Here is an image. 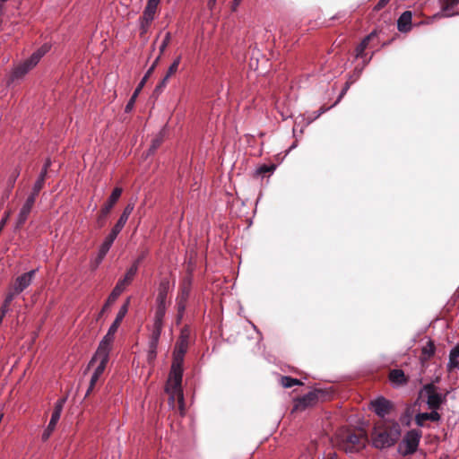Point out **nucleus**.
<instances>
[{
  "instance_id": "7ed1b4c3",
  "label": "nucleus",
  "mask_w": 459,
  "mask_h": 459,
  "mask_svg": "<svg viewBox=\"0 0 459 459\" xmlns=\"http://www.w3.org/2000/svg\"><path fill=\"white\" fill-rule=\"evenodd\" d=\"M420 396L424 399L429 410L438 411L446 402V394L438 391V387L434 384H426L420 391Z\"/></svg>"
},
{
  "instance_id": "c85d7f7f",
  "label": "nucleus",
  "mask_w": 459,
  "mask_h": 459,
  "mask_svg": "<svg viewBox=\"0 0 459 459\" xmlns=\"http://www.w3.org/2000/svg\"><path fill=\"white\" fill-rule=\"evenodd\" d=\"M46 176L47 175H45L44 173H41V172L39 173L38 179L36 180V182L33 185L32 191L30 193L31 195L38 196L40 190L43 188Z\"/></svg>"
},
{
  "instance_id": "0eeeda50",
  "label": "nucleus",
  "mask_w": 459,
  "mask_h": 459,
  "mask_svg": "<svg viewBox=\"0 0 459 459\" xmlns=\"http://www.w3.org/2000/svg\"><path fill=\"white\" fill-rule=\"evenodd\" d=\"M191 291V280L185 279L181 284L180 291L177 297L178 320L180 321L186 310V302Z\"/></svg>"
},
{
  "instance_id": "f03ea898",
  "label": "nucleus",
  "mask_w": 459,
  "mask_h": 459,
  "mask_svg": "<svg viewBox=\"0 0 459 459\" xmlns=\"http://www.w3.org/2000/svg\"><path fill=\"white\" fill-rule=\"evenodd\" d=\"M400 437V427L398 424H393L391 428L375 430L372 437L373 446L383 449L390 447L398 440Z\"/></svg>"
},
{
  "instance_id": "5701e85b",
  "label": "nucleus",
  "mask_w": 459,
  "mask_h": 459,
  "mask_svg": "<svg viewBox=\"0 0 459 459\" xmlns=\"http://www.w3.org/2000/svg\"><path fill=\"white\" fill-rule=\"evenodd\" d=\"M169 290V282L167 280L160 281L156 298V304L167 305L166 300Z\"/></svg>"
},
{
  "instance_id": "20e7f679",
  "label": "nucleus",
  "mask_w": 459,
  "mask_h": 459,
  "mask_svg": "<svg viewBox=\"0 0 459 459\" xmlns=\"http://www.w3.org/2000/svg\"><path fill=\"white\" fill-rule=\"evenodd\" d=\"M49 50V46L45 44L36 50L27 60L16 66L13 72V78L17 79L26 74L41 59V57Z\"/></svg>"
},
{
  "instance_id": "6e6d98bb",
  "label": "nucleus",
  "mask_w": 459,
  "mask_h": 459,
  "mask_svg": "<svg viewBox=\"0 0 459 459\" xmlns=\"http://www.w3.org/2000/svg\"><path fill=\"white\" fill-rule=\"evenodd\" d=\"M347 89H348V85L342 90V93L339 96L338 100H340L342 98V96L345 94Z\"/></svg>"
},
{
  "instance_id": "7c9ffc66",
  "label": "nucleus",
  "mask_w": 459,
  "mask_h": 459,
  "mask_svg": "<svg viewBox=\"0 0 459 459\" xmlns=\"http://www.w3.org/2000/svg\"><path fill=\"white\" fill-rule=\"evenodd\" d=\"M281 384L283 387L290 388L294 385H302V382L297 378H293L290 377H281Z\"/></svg>"
},
{
  "instance_id": "2eb2a0df",
  "label": "nucleus",
  "mask_w": 459,
  "mask_h": 459,
  "mask_svg": "<svg viewBox=\"0 0 459 459\" xmlns=\"http://www.w3.org/2000/svg\"><path fill=\"white\" fill-rule=\"evenodd\" d=\"M439 4L441 5V12L434 17H452L459 14L457 12H453V8L459 4V0H439Z\"/></svg>"
},
{
  "instance_id": "4d7b16f0",
  "label": "nucleus",
  "mask_w": 459,
  "mask_h": 459,
  "mask_svg": "<svg viewBox=\"0 0 459 459\" xmlns=\"http://www.w3.org/2000/svg\"><path fill=\"white\" fill-rule=\"evenodd\" d=\"M160 55L155 59V61L153 62V64L152 65V66H153V69H155L159 60H160Z\"/></svg>"
},
{
  "instance_id": "9d476101",
  "label": "nucleus",
  "mask_w": 459,
  "mask_h": 459,
  "mask_svg": "<svg viewBox=\"0 0 459 459\" xmlns=\"http://www.w3.org/2000/svg\"><path fill=\"white\" fill-rule=\"evenodd\" d=\"M65 402V399H61V400H58L56 403L54 411H53L52 415H51L50 421H49L47 429H45V431L42 434V439L43 440H47L50 437V435L53 432V430L55 429L56 425V423L58 422V420L60 419L61 412L63 411V406H64Z\"/></svg>"
},
{
  "instance_id": "aec40b11",
  "label": "nucleus",
  "mask_w": 459,
  "mask_h": 459,
  "mask_svg": "<svg viewBox=\"0 0 459 459\" xmlns=\"http://www.w3.org/2000/svg\"><path fill=\"white\" fill-rule=\"evenodd\" d=\"M318 394L316 391L309 392L302 397L299 398L295 408L298 410H304L307 407L316 404L317 402Z\"/></svg>"
},
{
  "instance_id": "864d4df0",
  "label": "nucleus",
  "mask_w": 459,
  "mask_h": 459,
  "mask_svg": "<svg viewBox=\"0 0 459 459\" xmlns=\"http://www.w3.org/2000/svg\"><path fill=\"white\" fill-rule=\"evenodd\" d=\"M160 145V141L159 140H155L153 141L152 143V148H151V151L152 152H154L155 149Z\"/></svg>"
},
{
  "instance_id": "423d86ee",
  "label": "nucleus",
  "mask_w": 459,
  "mask_h": 459,
  "mask_svg": "<svg viewBox=\"0 0 459 459\" xmlns=\"http://www.w3.org/2000/svg\"><path fill=\"white\" fill-rule=\"evenodd\" d=\"M367 437L363 434L348 433L343 437V449L346 453L359 451L365 446Z\"/></svg>"
},
{
  "instance_id": "c9c22d12",
  "label": "nucleus",
  "mask_w": 459,
  "mask_h": 459,
  "mask_svg": "<svg viewBox=\"0 0 459 459\" xmlns=\"http://www.w3.org/2000/svg\"><path fill=\"white\" fill-rule=\"evenodd\" d=\"M171 40V33L169 31L166 32L164 38L159 47L160 54H163L168 46L169 45Z\"/></svg>"
},
{
  "instance_id": "6e6552de",
  "label": "nucleus",
  "mask_w": 459,
  "mask_h": 459,
  "mask_svg": "<svg viewBox=\"0 0 459 459\" xmlns=\"http://www.w3.org/2000/svg\"><path fill=\"white\" fill-rule=\"evenodd\" d=\"M117 332L112 331L108 328V333L100 341L97 351L95 353L96 358H103L104 359H109V352L112 348V344L115 339V333Z\"/></svg>"
},
{
  "instance_id": "2f4dec72",
  "label": "nucleus",
  "mask_w": 459,
  "mask_h": 459,
  "mask_svg": "<svg viewBox=\"0 0 459 459\" xmlns=\"http://www.w3.org/2000/svg\"><path fill=\"white\" fill-rule=\"evenodd\" d=\"M375 36V32H371L369 35H368L361 42L360 44L356 48V56H360L364 50L366 49V48L368 47V42L370 40V39L372 37Z\"/></svg>"
},
{
  "instance_id": "052dcab7",
  "label": "nucleus",
  "mask_w": 459,
  "mask_h": 459,
  "mask_svg": "<svg viewBox=\"0 0 459 459\" xmlns=\"http://www.w3.org/2000/svg\"><path fill=\"white\" fill-rule=\"evenodd\" d=\"M433 353H434V350L431 348L430 351H429V355H431Z\"/></svg>"
},
{
  "instance_id": "a19ab883",
  "label": "nucleus",
  "mask_w": 459,
  "mask_h": 459,
  "mask_svg": "<svg viewBox=\"0 0 459 459\" xmlns=\"http://www.w3.org/2000/svg\"><path fill=\"white\" fill-rule=\"evenodd\" d=\"M19 175H20V171L17 169H14L13 172L11 174V176L9 178V180H8L9 181V185H10L11 187L13 186V185H14L17 178L19 177Z\"/></svg>"
},
{
  "instance_id": "9b49d317",
  "label": "nucleus",
  "mask_w": 459,
  "mask_h": 459,
  "mask_svg": "<svg viewBox=\"0 0 459 459\" xmlns=\"http://www.w3.org/2000/svg\"><path fill=\"white\" fill-rule=\"evenodd\" d=\"M138 267L139 260H135L132 264V265L127 269L125 276L122 279H120L114 287L117 290V292L122 293L126 290V288L131 284L134 276L137 273Z\"/></svg>"
},
{
  "instance_id": "3c124183",
  "label": "nucleus",
  "mask_w": 459,
  "mask_h": 459,
  "mask_svg": "<svg viewBox=\"0 0 459 459\" xmlns=\"http://www.w3.org/2000/svg\"><path fill=\"white\" fill-rule=\"evenodd\" d=\"M242 0H233L232 3V11H236L238 6L240 4Z\"/></svg>"
},
{
  "instance_id": "4c0bfd02",
  "label": "nucleus",
  "mask_w": 459,
  "mask_h": 459,
  "mask_svg": "<svg viewBox=\"0 0 459 459\" xmlns=\"http://www.w3.org/2000/svg\"><path fill=\"white\" fill-rule=\"evenodd\" d=\"M180 61H181V56H178V57L175 58V60L172 62V64L170 65V66L169 67V69L166 73L167 74H169V76L173 75L178 71Z\"/></svg>"
},
{
  "instance_id": "5fc2aeb1",
  "label": "nucleus",
  "mask_w": 459,
  "mask_h": 459,
  "mask_svg": "<svg viewBox=\"0 0 459 459\" xmlns=\"http://www.w3.org/2000/svg\"><path fill=\"white\" fill-rule=\"evenodd\" d=\"M216 1H217V0H209V1H208V7H209L210 9H212V8L215 6V4H216Z\"/></svg>"
},
{
  "instance_id": "393cba45",
  "label": "nucleus",
  "mask_w": 459,
  "mask_h": 459,
  "mask_svg": "<svg viewBox=\"0 0 459 459\" xmlns=\"http://www.w3.org/2000/svg\"><path fill=\"white\" fill-rule=\"evenodd\" d=\"M390 381L396 385L406 383V377L402 369H393L389 374Z\"/></svg>"
},
{
  "instance_id": "473e14b6",
  "label": "nucleus",
  "mask_w": 459,
  "mask_h": 459,
  "mask_svg": "<svg viewBox=\"0 0 459 459\" xmlns=\"http://www.w3.org/2000/svg\"><path fill=\"white\" fill-rule=\"evenodd\" d=\"M184 356H185V353H179V352L174 351L173 362H172L171 368H183L182 365H183V361H184Z\"/></svg>"
},
{
  "instance_id": "e433bc0d",
  "label": "nucleus",
  "mask_w": 459,
  "mask_h": 459,
  "mask_svg": "<svg viewBox=\"0 0 459 459\" xmlns=\"http://www.w3.org/2000/svg\"><path fill=\"white\" fill-rule=\"evenodd\" d=\"M276 169V166L272 164V165H263L261 167H259L255 173L257 175H261V176H264L265 173H273V171L275 170Z\"/></svg>"
},
{
  "instance_id": "6ab92c4d",
  "label": "nucleus",
  "mask_w": 459,
  "mask_h": 459,
  "mask_svg": "<svg viewBox=\"0 0 459 459\" xmlns=\"http://www.w3.org/2000/svg\"><path fill=\"white\" fill-rule=\"evenodd\" d=\"M117 235L115 232H109V234L105 238L103 243L100 247L99 253H98V258H97V264H100L102 262L108 252L109 251L111 246L113 245V242L117 238Z\"/></svg>"
},
{
  "instance_id": "a211bd4d",
  "label": "nucleus",
  "mask_w": 459,
  "mask_h": 459,
  "mask_svg": "<svg viewBox=\"0 0 459 459\" xmlns=\"http://www.w3.org/2000/svg\"><path fill=\"white\" fill-rule=\"evenodd\" d=\"M441 420V415L435 410H430V412H420L415 415V423L419 427H424L426 420L437 422Z\"/></svg>"
},
{
  "instance_id": "c756f323",
  "label": "nucleus",
  "mask_w": 459,
  "mask_h": 459,
  "mask_svg": "<svg viewBox=\"0 0 459 459\" xmlns=\"http://www.w3.org/2000/svg\"><path fill=\"white\" fill-rule=\"evenodd\" d=\"M36 198H37V196L30 194L27 197L25 203L23 204V205L22 206L20 211L22 212L23 213L29 215L31 212V209H32L34 204H35Z\"/></svg>"
},
{
  "instance_id": "f3484780",
  "label": "nucleus",
  "mask_w": 459,
  "mask_h": 459,
  "mask_svg": "<svg viewBox=\"0 0 459 459\" xmlns=\"http://www.w3.org/2000/svg\"><path fill=\"white\" fill-rule=\"evenodd\" d=\"M134 204H128L122 214L120 215L118 221H117V223L115 224V226L113 227V229L111 230V232H115V234L117 236L120 231L123 230V228L125 227L129 216L131 215L132 212L134 211Z\"/></svg>"
},
{
  "instance_id": "1a4fd4ad",
  "label": "nucleus",
  "mask_w": 459,
  "mask_h": 459,
  "mask_svg": "<svg viewBox=\"0 0 459 459\" xmlns=\"http://www.w3.org/2000/svg\"><path fill=\"white\" fill-rule=\"evenodd\" d=\"M421 437V432L417 429H411L406 433L402 445L404 446L405 455L413 454L419 446Z\"/></svg>"
},
{
  "instance_id": "ddd939ff",
  "label": "nucleus",
  "mask_w": 459,
  "mask_h": 459,
  "mask_svg": "<svg viewBox=\"0 0 459 459\" xmlns=\"http://www.w3.org/2000/svg\"><path fill=\"white\" fill-rule=\"evenodd\" d=\"M37 270H31L28 273H22L18 276L13 285V289L15 293H22L26 288H28L36 274Z\"/></svg>"
},
{
  "instance_id": "f8f14e48",
  "label": "nucleus",
  "mask_w": 459,
  "mask_h": 459,
  "mask_svg": "<svg viewBox=\"0 0 459 459\" xmlns=\"http://www.w3.org/2000/svg\"><path fill=\"white\" fill-rule=\"evenodd\" d=\"M108 359H104L103 358H96V355H94V357L90 361L89 366L94 364L95 362H98V366L96 367V368L91 377L90 387L87 391V394H89L93 389L96 383L99 381L100 377L102 376V374L106 368V366L108 362Z\"/></svg>"
},
{
  "instance_id": "09e8293b",
  "label": "nucleus",
  "mask_w": 459,
  "mask_h": 459,
  "mask_svg": "<svg viewBox=\"0 0 459 459\" xmlns=\"http://www.w3.org/2000/svg\"><path fill=\"white\" fill-rule=\"evenodd\" d=\"M50 164H51L50 160L49 159L46 160V161H45V163L43 165V168L41 169V173H44L45 175H47L48 169L50 167Z\"/></svg>"
},
{
  "instance_id": "a878e982",
  "label": "nucleus",
  "mask_w": 459,
  "mask_h": 459,
  "mask_svg": "<svg viewBox=\"0 0 459 459\" xmlns=\"http://www.w3.org/2000/svg\"><path fill=\"white\" fill-rule=\"evenodd\" d=\"M144 84H145V78H142L141 82H139L138 86L134 90L133 95L131 96L129 101L127 102V104L126 106V108H125L126 112H130L133 109L134 105L135 103V100H136L137 96L139 95V93L141 92Z\"/></svg>"
},
{
  "instance_id": "4be33fe9",
  "label": "nucleus",
  "mask_w": 459,
  "mask_h": 459,
  "mask_svg": "<svg viewBox=\"0 0 459 459\" xmlns=\"http://www.w3.org/2000/svg\"><path fill=\"white\" fill-rule=\"evenodd\" d=\"M128 307H129V299L120 307L114 322L109 326V329H111L112 331H115V332L117 331V329L120 325V323L122 322V320L124 319V317L126 316V315L128 312Z\"/></svg>"
},
{
  "instance_id": "bf43d9fd",
  "label": "nucleus",
  "mask_w": 459,
  "mask_h": 459,
  "mask_svg": "<svg viewBox=\"0 0 459 459\" xmlns=\"http://www.w3.org/2000/svg\"><path fill=\"white\" fill-rule=\"evenodd\" d=\"M144 258V254H143L140 257H138L136 260H139V264L141 261Z\"/></svg>"
},
{
  "instance_id": "dca6fc26",
  "label": "nucleus",
  "mask_w": 459,
  "mask_h": 459,
  "mask_svg": "<svg viewBox=\"0 0 459 459\" xmlns=\"http://www.w3.org/2000/svg\"><path fill=\"white\" fill-rule=\"evenodd\" d=\"M160 0H148L143 13L142 20L146 25H149L154 19L158 5Z\"/></svg>"
},
{
  "instance_id": "13d9d810",
  "label": "nucleus",
  "mask_w": 459,
  "mask_h": 459,
  "mask_svg": "<svg viewBox=\"0 0 459 459\" xmlns=\"http://www.w3.org/2000/svg\"><path fill=\"white\" fill-rule=\"evenodd\" d=\"M160 55L155 59V61L153 62V64L152 65V66H153V69H155L159 60H160Z\"/></svg>"
},
{
  "instance_id": "49530a36",
  "label": "nucleus",
  "mask_w": 459,
  "mask_h": 459,
  "mask_svg": "<svg viewBox=\"0 0 459 459\" xmlns=\"http://www.w3.org/2000/svg\"><path fill=\"white\" fill-rule=\"evenodd\" d=\"M156 353H157V351L156 350H152V349H149L148 351V355H147V359L150 362L153 361L156 358Z\"/></svg>"
},
{
  "instance_id": "cd10ccee",
  "label": "nucleus",
  "mask_w": 459,
  "mask_h": 459,
  "mask_svg": "<svg viewBox=\"0 0 459 459\" xmlns=\"http://www.w3.org/2000/svg\"><path fill=\"white\" fill-rule=\"evenodd\" d=\"M121 295V292H117V290L114 288L111 293L109 294L105 305L103 306L101 311L99 314V318L103 315V313L109 307L111 304H113L116 299Z\"/></svg>"
},
{
  "instance_id": "de8ad7c7",
  "label": "nucleus",
  "mask_w": 459,
  "mask_h": 459,
  "mask_svg": "<svg viewBox=\"0 0 459 459\" xmlns=\"http://www.w3.org/2000/svg\"><path fill=\"white\" fill-rule=\"evenodd\" d=\"M158 344H159V341L158 340L150 338L149 349H152V350H156L157 351Z\"/></svg>"
},
{
  "instance_id": "603ef678",
  "label": "nucleus",
  "mask_w": 459,
  "mask_h": 459,
  "mask_svg": "<svg viewBox=\"0 0 459 459\" xmlns=\"http://www.w3.org/2000/svg\"><path fill=\"white\" fill-rule=\"evenodd\" d=\"M153 66H151L148 71L146 72L145 75L143 77V78H145V82L148 80L149 76L152 74L153 72Z\"/></svg>"
},
{
  "instance_id": "ea45409f",
  "label": "nucleus",
  "mask_w": 459,
  "mask_h": 459,
  "mask_svg": "<svg viewBox=\"0 0 459 459\" xmlns=\"http://www.w3.org/2000/svg\"><path fill=\"white\" fill-rule=\"evenodd\" d=\"M169 78H170V76H169V74H166L165 76L160 81V82L156 86L155 91H161L166 87Z\"/></svg>"
},
{
  "instance_id": "79ce46f5",
  "label": "nucleus",
  "mask_w": 459,
  "mask_h": 459,
  "mask_svg": "<svg viewBox=\"0 0 459 459\" xmlns=\"http://www.w3.org/2000/svg\"><path fill=\"white\" fill-rule=\"evenodd\" d=\"M18 294L19 293H15V291L13 290L6 295L4 303L6 305H10V303L13 300L14 297Z\"/></svg>"
},
{
  "instance_id": "58836bf2",
  "label": "nucleus",
  "mask_w": 459,
  "mask_h": 459,
  "mask_svg": "<svg viewBox=\"0 0 459 459\" xmlns=\"http://www.w3.org/2000/svg\"><path fill=\"white\" fill-rule=\"evenodd\" d=\"M29 215L20 211L16 219L15 230H19L25 223Z\"/></svg>"
},
{
  "instance_id": "bb28decb",
  "label": "nucleus",
  "mask_w": 459,
  "mask_h": 459,
  "mask_svg": "<svg viewBox=\"0 0 459 459\" xmlns=\"http://www.w3.org/2000/svg\"><path fill=\"white\" fill-rule=\"evenodd\" d=\"M167 310V305L156 304V310L154 315L153 323L163 324Z\"/></svg>"
},
{
  "instance_id": "72a5a7b5",
  "label": "nucleus",
  "mask_w": 459,
  "mask_h": 459,
  "mask_svg": "<svg viewBox=\"0 0 459 459\" xmlns=\"http://www.w3.org/2000/svg\"><path fill=\"white\" fill-rule=\"evenodd\" d=\"M162 328H163V324L153 323L151 338L159 341L161 332H162Z\"/></svg>"
},
{
  "instance_id": "f257e3e1",
  "label": "nucleus",
  "mask_w": 459,
  "mask_h": 459,
  "mask_svg": "<svg viewBox=\"0 0 459 459\" xmlns=\"http://www.w3.org/2000/svg\"><path fill=\"white\" fill-rule=\"evenodd\" d=\"M183 368H171L166 385V393L169 394V404L174 407L178 403L180 413H184V395L181 387Z\"/></svg>"
},
{
  "instance_id": "a18cd8bd",
  "label": "nucleus",
  "mask_w": 459,
  "mask_h": 459,
  "mask_svg": "<svg viewBox=\"0 0 459 459\" xmlns=\"http://www.w3.org/2000/svg\"><path fill=\"white\" fill-rule=\"evenodd\" d=\"M449 357L455 359L459 358V346H455L451 350Z\"/></svg>"
},
{
  "instance_id": "39448f33",
  "label": "nucleus",
  "mask_w": 459,
  "mask_h": 459,
  "mask_svg": "<svg viewBox=\"0 0 459 459\" xmlns=\"http://www.w3.org/2000/svg\"><path fill=\"white\" fill-rule=\"evenodd\" d=\"M122 194L120 187H116L108 197L107 203L100 209V212L97 217L96 223L98 228H102L106 223V219L110 212L113 206L116 204Z\"/></svg>"
},
{
  "instance_id": "412c9836",
  "label": "nucleus",
  "mask_w": 459,
  "mask_h": 459,
  "mask_svg": "<svg viewBox=\"0 0 459 459\" xmlns=\"http://www.w3.org/2000/svg\"><path fill=\"white\" fill-rule=\"evenodd\" d=\"M411 17L412 14L410 11H405L400 15L397 21V28L399 31L408 32L411 30Z\"/></svg>"
},
{
  "instance_id": "37998d69",
  "label": "nucleus",
  "mask_w": 459,
  "mask_h": 459,
  "mask_svg": "<svg viewBox=\"0 0 459 459\" xmlns=\"http://www.w3.org/2000/svg\"><path fill=\"white\" fill-rule=\"evenodd\" d=\"M447 366H448L449 369L452 370L454 368H458L459 362H458L457 359L449 357V361H448V365Z\"/></svg>"
},
{
  "instance_id": "f704fd0d",
  "label": "nucleus",
  "mask_w": 459,
  "mask_h": 459,
  "mask_svg": "<svg viewBox=\"0 0 459 459\" xmlns=\"http://www.w3.org/2000/svg\"><path fill=\"white\" fill-rule=\"evenodd\" d=\"M162 328H163V324L153 323L151 338L159 341L161 332H162Z\"/></svg>"
},
{
  "instance_id": "c03bdc74",
  "label": "nucleus",
  "mask_w": 459,
  "mask_h": 459,
  "mask_svg": "<svg viewBox=\"0 0 459 459\" xmlns=\"http://www.w3.org/2000/svg\"><path fill=\"white\" fill-rule=\"evenodd\" d=\"M9 311V305L3 304L0 311V319L1 323L3 322L4 316L6 315V313Z\"/></svg>"
},
{
  "instance_id": "4468645a",
  "label": "nucleus",
  "mask_w": 459,
  "mask_h": 459,
  "mask_svg": "<svg viewBox=\"0 0 459 459\" xmlns=\"http://www.w3.org/2000/svg\"><path fill=\"white\" fill-rule=\"evenodd\" d=\"M391 407V403L384 397H379L371 402V408L373 411L382 418L389 413Z\"/></svg>"
},
{
  "instance_id": "b1692460",
  "label": "nucleus",
  "mask_w": 459,
  "mask_h": 459,
  "mask_svg": "<svg viewBox=\"0 0 459 459\" xmlns=\"http://www.w3.org/2000/svg\"><path fill=\"white\" fill-rule=\"evenodd\" d=\"M188 347V333L187 331H183L178 341L176 343L175 351L179 353H186Z\"/></svg>"
},
{
  "instance_id": "8fccbe9b",
  "label": "nucleus",
  "mask_w": 459,
  "mask_h": 459,
  "mask_svg": "<svg viewBox=\"0 0 459 459\" xmlns=\"http://www.w3.org/2000/svg\"><path fill=\"white\" fill-rule=\"evenodd\" d=\"M389 1L390 0H379L376 6V9L379 10V9L383 8L384 6H385L388 4Z\"/></svg>"
}]
</instances>
